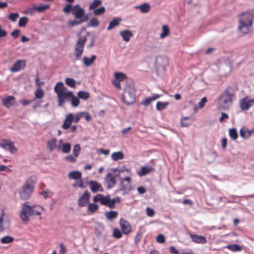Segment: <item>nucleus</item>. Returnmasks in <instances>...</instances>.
Returning a JSON list of instances; mask_svg holds the SVG:
<instances>
[{
	"mask_svg": "<svg viewBox=\"0 0 254 254\" xmlns=\"http://www.w3.org/2000/svg\"><path fill=\"white\" fill-rule=\"evenodd\" d=\"M236 99V95L234 89L230 86L228 87L218 98L220 108L224 110L229 109Z\"/></svg>",
	"mask_w": 254,
	"mask_h": 254,
	"instance_id": "f257e3e1",
	"label": "nucleus"
},
{
	"mask_svg": "<svg viewBox=\"0 0 254 254\" xmlns=\"http://www.w3.org/2000/svg\"><path fill=\"white\" fill-rule=\"evenodd\" d=\"M28 203V202H25L21 206L20 216L23 222L28 221V215H40L44 210V208L40 205L30 206Z\"/></svg>",
	"mask_w": 254,
	"mask_h": 254,
	"instance_id": "f03ea898",
	"label": "nucleus"
},
{
	"mask_svg": "<svg viewBox=\"0 0 254 254\" xmlns=\"http://www.w3.org/2000/svg\"><path fill=\"white\" fill-rule=\"evenodd\" d=\"M123 101L127 105L133 104L135 102V90L133 84H127L124 89Z\"/></svg>",
	"mask_w": 254,
	"mask_h": 254,
	"instance_id": "7ed1b4c3",
	"label": "nucleus"
},
{
	"mask_svg": "<svg viewBox=\"0 0 254 254\" xmlns=\"http://www.w3.org/2000/svg\"><path fill=\"white\" fill-rule=\"evenodd\" d=\"M54 91L57 94L58 106L59 107H61L64 104V99L65 97V95L69 91H68L67 88L64 86L63 82H59L55 86Z\"/></svg>",
	"mask_w": 254,
	"mask_h": 254,
	"instance_id": "20e7f679",
	"label": "nucleus"
},
{
	"mask_svg": "<svg viewBox=\"0 0 254 254\" xmlns=\"http://www.w3.org/2000/svg\"><path fill=\"white\" fill-rule=\"evenodd\" d=\"M34 186L30 179L28 180L23 185L19 192L20 198L27 199L30 197L33 192Z\"/></svg>",
	"mask_w": 254,
	"mask_h": 254,
	"instance_id": "39448f33",
	"label": "nucleus"
},
{
	"mask_svg": "<svg viewBox=\"0 0 254 254\" xmlns=\"http://www.w3.org/2000/svg\"><path fill=\"white\" fill-rule=\"evenodd\" d=\"M253 22V17H240L239 30L244 34L248 33L250 31Z\"/></svg>",
	"mask_w": 254,
	"mask_h": 254,
	"instance_id": "423d86ee",
	"label": "nucleus"
},
{
	"mask_svg": "<svg viewBox=\"0 0 254 254\" xmlns=\"http://www.w3.org/2000/svg\"><path fill=\"white\" fill-rule=\"evenodd\" d=\"M87 38L85 36H80L77 40L74 53L76 59L77 60L80 59L83 53L84 44Z\"/></svg>",
	"mask_w": 254,
	"mask_h": 254,
	"instance_id": "0eeeda50",
	"label": "nucleus"
},
{
	"mask_svg": "<svg viewBox=\"0 0 254 254\" xmlns=\"http://www.w3.org/2000/svg\"><path fill=\"white\" fill-rule=\"evenodd\" d=\"M50 7V6L49 4H42L38 6L33 5L27 9L23 10L22 13L24 14L32 15L34 14L36 11L43 12L49 9Z\"/></svg>",
	"mask_w": 254,
	"mask_h": 254,
	"instance_id": "6e6552de",
	"label": "nucleus"
},
{
	"mask_svg": "<svg viewBox=\"0 0 254 254\" xmlns=\"http://www.w3.org/2000/svg\"><path fill=\"white\" fill-rule=\"evenodd\" d=\"M10 222L5 215L4 211H0V233L6 231L10 228Z\"/></svg>",
	"mask_w": 254,
	"mask_h": 254,
	"instance_id": "1a4fd4ad",
	"label": "nucleus"
},
{
	"mask_svg": "<svg viewBox=\"0 0 254 254\" xmlns=\"http://www.w3.org/2000/svg\"><path fill=\"white\" fill-rule=\"evenodd\" d=\"M0 146L5 150H8L11 154L17 151V148L13 145V142L9 139L2 140L0 143Z\"/></svg>",
	"mask_w": 254,
	"mask_h": 254,
	"instance_id": "9d476101",
	"label": "nucleus"
},
{
	"mask_svg": "<svg viewBox=\"0 0 254 254\" xmlns=\"http://www.w3.org/2000/svg\"><path fill=\"white\" fill-rule=\"evenodd\" d=\"M132 190L131 179L129 177H126L124 179H121L120 190L123 191L124 193H127Z\"/></svg>",
	"mask_w": 254,
	"mask_h": 254,
	"instance_id": "9b49d317",
	"label": "nucleus"
},
{
	"mask_svg": "<svg viewBox=\"0 0 254 254\" xmlns=\"http://www.w3.org/2000/svg\"><path fill=\"white\" fill-rule=\"evenodd\" d=\"M240 107L242 110L247 111L254 105V99L246 96L240 101Z\"/></svg>",
	"mask_w": 254,
	"mask_h": 254,
	"instance_id": "f8f14e48",
	"label": "nucleus"
},
{
	"mask_svg": "<svg viewBox=\"0 0 254 254\" xmlns=\"http://www.w3.org/2000/svg\"><path fill=\"white\" fill-rule=\"evenodd\" d=\"M65 95V97L64 99V103L66 100H69L70 99L72 106L77 107L79 105L80 101L79 98L74 96L72 91L68 92Z\"/></svg>",
	"mask_w": 254,
	"mask_h": 254,
	"instance_id": "ddd939ff",
	"label": "nucleus"
},
{
	"mask_svg": "<svg viewBox=\"0 0 254 254\" xmlns=\"http://www.w3.org/2000/svg\"><path fill=\"white\" fill-rule=\"evenodd\" d=\"M86 183L89 186L91 191L94 193L98 191L103 192L104 191L102 185L96 181L89 180Z\"/></svg>",
	"mask_w": 254,
	"mask_h": 254,
	"instance_id": "4468645a",
	"label": "nucleus"
},
{
	"mask_svg": "<svg viewBox=\"0 0 254 254\" xmlns=\"http://www.w3.org/2000/svg\"><path fill=\"white\" fill-rule=\"evenodd\" d=\"M109 200V195L106 196L103 195L102 194H97L93 198V201L94 202H100L102 205H104L108 207V203Z\"/></svg>",
	"mask_w": 254,
	"mask_h": 254,
	"instance_id": "2eb2a0df",
	"label": "nucleus"
},
{
	"mask_svg": "<svg viewBox=\"0 0 254 254\" xmlns=\"http://www.w3.org/2000/svg\"><path fill=\"white\" fill-rule=\"evenodd\" d=\"M90 194L88 190L85 191L83 194L79 198L78 205L80 207H84L89 202Z\"/></svg>",
	"mask_w": 254,
	"mask_h": 254,
	"instance_id": "dca6fc26",
	"label": "nucleus"
},
{
	"mask_svg": "<svg viewBox=\"0 0 254 254\" xmlns=\"http://www.w3.org/2000/svg\"><path fill=\"white\" fill-rule=\"evenodd\" d=\"M25 65L26 63L24 60H18L14 63L12 67H10L9 70L12 72H18L24 68Z\"/></svg>",
	"mask_w": 254,
	"mask_h": 254,
	"instance_id": "f3484780",
	"label": "nucleus"
},
{
	"mask_svg": "<svg viewBox=\"0 0 254 254\" xmlns=\"http://www.w3.org/2000/svg\"><path fill=\"white\" fill-rule=\"evenodd\" d=\"M120 224L122 231L124 234L127 235L131 232L132 227L128 221L122 218L120 221Z\"/></svg>",
	"mask_w": 254,
	"mask_h": 254,
	"instance_id": "a211bd4d",
	"label": "nucleus"
},
{
	"mask_svg": "<svg viewBox=\"0 0 254 254\" xmlns=\"http://www.w3.org/2000/svg\"><path fill=\"white\" fill-rule=\"evenodd\" d=\"M190 236L192 241L196 243L204 244L207 242L206 238L202 235H195L190 233Z\"/></svg>",
	"mask_w": 254,
	"mask_h": 254,
	"instance_id": "6ab92c4d",
	"label": "nucleus"
},
{
	"mask_svg": "<svg viewBox=\"0 0 254 254\" xmlns=\"http://www.w3.org/2000/svg\"><path fill=\"white\" fill-rule=\"evenodd\" d=\"M154 171L155 169L153 167L150 166H144L141 168L140 170L137 172V174L139 176L141 177L146 175Z\"/></svg>",
	"mask_w": 254,
	"mask_h": 254,
	"instance_id": "aec40b11",
	"label": "nucleus"
},
{
	"mask_svg": "<svg viewBox=\"0 0 254 254\" xmlns=\"http://www.w3.org/2000/svg\"><path fill=\"white\" fill-rule=\"evenodd\" d=\"M73 122V114H68L65 118L64 123L62 126V127L64 129H67L70 127Z\"/></svg>",
	"mask_w": 254,
	"mask_h": 254,
	"instance_id": "412c9836",
	"label": "nucleus"
},
{
	"mask_svg": "<svg viewBox=\"0 0 254 254\" xmlns=\"http://www.w3.org/2000/svg\"><path fill=\"white\" fill-rule=\"evenodd\" d=\"M161 96L160 94H154L151 97H148L141 101V104L145 107L148 106L152 101L159 99Z\"/></svg>",
	"mask_w": 254,
	"mask_h": 254,
	"instance_id": "4be33fe9",
	"label": "nucleus"
},
{
	"mask_svg": "<svg viewBox=\"0 0 254 254\" xmlns=\"http://www.w3.org/2000/svg\"><path fill=\"white\" fill-rule=\"evenodd\" d=\"M72 14L73 16H85V11L79 4L73 7Z\"/></svg>",
	"mask_w": 254,
	"mask_h": 254,
	"instance_id": "5701e85b",
	"label": "nucleus"
},
{
	"mask_svg": "<svg viewBox=\"0 0 254 254\" xmlns=\"http://www.w3.org/2000/svg\"><path fill=\"white\" fill-rule=\"evenodd\" d=\"M120 34L122 36L123 40L126 42H128L133 35L132 32L128 30L121 31Z\"/></svg>",
	"mask_w": 254,
	"mask_h": 254,
	"instance_id": "b1692460",
	"label": "nucleus"
},
{
	"mask_svg": "<svg viewBox=\"0 0 254 254\" xmlns=\"http://www.w3.org/2000/svg\"><path fill=\"white\" fill-rule=\"evenodd\" d=\"M105 180L108 184L109 188H112L116 184L115 177L110 173H108L107 175Z\"/></svg>",
	"mask_w": 254,
	"mask_h": 254,
	"instance_id": "393cba45",
	"label": "nucleus"
},
{
	"mask_svg": "<svg viewBox=\"0 0 254 254\" xmlns=\"http://www.w3.org/2000/svg\"><path fill=\"white\" fill-rule=\"evenodd\" d=\"M3 104L7 108L11 107L15 103V97L8 96L2 100Z\"/></svg>",
	"mask_w": 254,
	"mask_h": 254,
	"instance_id": "a878e982",
	"label": "nucleus"
},
{
	"mask_svg": "<svg viewBox=\"0 0 254 254\" xmlns=\"http://www.w3.org/2000/svg\"><path fill=\"white\" fill-rule=\"evenodd\" d=\"M47 146L50 151H53L56 148L58 150L61 149L60 146H57V139L55 138H52L47 142Z\"/></svg>",
	"mask_w": 254,
	"mask_h": 254,
	"instance_id": "bb28decb",
	"label": "nucleus"
},
{
	"mask_svg": "<svg viewBox=\"0 0 254 254\" xmlns=\"http://www.w3.org/2000/svg\"><path fill=\"white\" fill-rule=\"evenodd\" d=\"M87 18L88 17H75L74 20L70 21L68 23L71 26H76L85 21Z\"/></svg>",
	"mask_w": 254,
	"mask_h": 254,
	"instance_id": "cd10ccee",
	"label": "nucleus"
},
{
	"mask_svg": "<svg viewBox=\"0 0 254 254\" xmlns=\"http://www.w3.org/2000/svg\"><path fill=\"white\" fill-rule=\"evenodd\" d=\"M125 155L122 151H118L113 153L111 155V158L114 161H117L123 159Z\"/></svg>",
	"mask_w": 254,
	"mask_h": 254,
	"instance_id": "c85d7f7f",
	"label": "nucleus"
},
{
	"mask_svg": "<svg viewBox=\"0 0 254 254\" xmlns=\"http://www.w3.org/2000/svg\"><path fill=\"white\" fill-rule=\"evenodd\" d=\"M121 201V197L119 196H116L112 199L110 198L109 196V200L108 203V207L110 208H114L115 207V204L116 203H119Z\"/></svg>",
	"mask_w": 254,
	"mask_h": 254,
	"instance_id": "c756f323",
	"label": "nucleus"
},
{
	"mask_svg": "<svg viewBox=\"0 0 254 254\" xmlns=\"http://www.w3.org/2000/svg\"><path fill=\"white\" fill-rule=\"evenodd\" d=\"M68 177L71 179L80 180L81 178V173L78 171H74L68 174Z\"/></svg>",
	"mask_w": 254,
	"mask_h": 254,
	"instance_id": "7c9ffc66",
	"label": "nucleus"
},
{
	"mask_svg": "<svg viewBox=\"0 0 254 254\" xmlns=\"http://www.w3.org/2000/svg\"><path fill=\"white\" fill-rule=\"evenodd\" d=\"M121 21V18H114L110 22L109 25L107 28V30H110L114 27L117 26Z\"/></svg>",
	"mask_w": 254,
	"mask_h": 254,
	"instance_id": "2f4dec72",
	"label": "nucleus"
},
{
	"mask_svg": "<svg viewBox=\"0 0 254 254\" xmlns=\"http://www.w3.org/2000/svg\"><path fill=\"white\" fill-rule=\"evenodd\" d=\"M96 57L95 55H93L91 58H88L86 57H84L83 59V62L84 64L86 66H89L95 60Z\"/></svg>",
	"mask_w": 254,
	"mask_h": 254,
	"instance_id": "473e14b6",
	"label": "nucleus"
},
{
	"mask_svg": "<svg viewBox=\"0 0 254 254\" xmlns=\"http://www.w3.org/2000/svg\"><path fill=\"white\" fill-rule=\"evenodd\" d=\"M106 217L110 220H112L118 216V212L116 211H110L105 214Z\"/></svg>",
	"mask_w": 254,
	"mask_h": 254,
	"instance_id": "72a5a7b5",
	"label": "nucleus"
},
{
	"mask_svg": "<svg viewBox=\"0 0 254 254\" xmlns=\"http://www.w3.org/2000/svg\"><path fill=\"white\" fill-rule=\"evenodd\" d=\"M14 239L10 236H6L1 238L0 242L2 244H8L13 242Z\"/></svg>",
	"mask_w": 254,
	"mask_h": 254,
	"instance_id": "f704fd0d",
	"label": "nucleus"
},
{
	"mask_svg": "<svg viewBox=\"0 0 254 254\" xmlns=\"http://www.w3.org/2000/svg\"><path fill=\"white\" fill-rule=\"evenodd\" d=\"M137 8L139 9L143 13H147L150 9V6L148 3H144L140 5L137 6Z\"/></svg>",
	"mask_w": 254,
	"mask_h": 254,
	"instance_id": "c9c22d12",
	"label": "nucleus"
},
{
	"mask_svg": "<svg viewBox=\"0 0 254 254\" xmlns=\"http://www.w3.org/2000/svg\"><path fill=\"white\" fill-rule=\"evenodd\" d=\"M240 136L243 138H248L251 136V132L249 129H247L246 128L242 127L240 129Z\"/></svg>",
	"mask_w": 254,
	"mask_h": 254,
	"instance_id": "e433bc0d",
	"label": "nucleus"
},
{
	"mask_svg": "<svg viewBox=\"0 0 254 254\" xmlns=\"http://www.w3.org/2000/svg\"><path fill=\"white\" fill-rule=\"evenodd\" d=\"M169 105L168 102H158L156 104V109L158 111H161L165 109Z\"/></svg>",
	"mask_w": 254,
	"mask_h": 254,
	"instance_id": "4c0bfd02",
	"label": "nucleus"
},
{
	"mask_svg": "<svg viewBox=\"0 0 254 254\" xmlns=\"http://www.w3.org/2000/svg\"><path fill=\"white\" fill-rule=\"evenodd\" d=\"M226 248L232 252H239L242 250V248L238 244L229 245Z\"/></svg>",
	"mask_w": 254,
	"mask_h": 254,
	"instance_id": "58836bf2",
	"label": "nucleus"
},
{
	"mask_svg": "<svg viewBox=\"0 0 254 254\" xmlns=\"http://www.w3.org/2000/svg\"><path fill=\"white\" fill-rule=\"evenodd\" d=\"M170 33L169 27L166 25H164L162 26V32L160 34V38H164L167 36Z\"/></svg>",
	"mask_w": 254,
	"mask_h": 254,
	"instance_id": "ea45409f",
	"label": "nucleus"
},
{
	"mask_svg": "<svg viewBox=\"0 0 254 254\" xmlns=\"http://www.w3.org/2000/svg\"><path fill=\"white\" fill-rule=\"evenodd\" d=\"M78 97L79 98L86 100L88 99L89 97V93L87 91H80L77 93Z\"/></svg>",
	"mask_w": 254,
	"mask_h": 254,
	"instance_id": "a19ab883",
	"label": "nucleus"
},
{
	"mask_svg": "<svg viewBox=\"0 0 254 254\" xmlns=\"http://www.w3.org/2000/svg\"><path fill=\"white\" fill-rule=\"evenodd\" d=\"M62 151L64 153H68L71 150V145L69 143H64L62 145Z\"/></svg>",
	"mask_w": 254,
	"mask_h": 254,
	"instance_id": "79ce46f5",
	"label": "nucleus"
},
{
	"mask_svg": "<svg viewBox=\"0 0 254 254\" xmlns=\"http://www.w3.org/2000/svg\"><path fill=\"white\" fill-rule=\"evenodd\" d=\"M44 95V92L41 87H38L36 89L35 92V99H41Z\"/></svg>",
	"mask_w": 254,
	"mask_h": 254,
	"instance_id": "37998d69",
	"label": "nucleus"
},
{
	"mask_svg": "<svg viewBox=\"0 0 254 254\" xmlns=\"http://www.w3.org/2000/svg\"><path fill=\"white\" fill-rule=\"evenodd\" d=\"M65 84L70 87L74 88L75 86L76 81L71 78H66L65 79Z\"/></svg>",
	"mask_w": 254,
	"mask_h": 254,
	"instance_id": "c03bdc74",
	"label": "nucleus"
},
{
	"mask_svg": "<svg viewBox=\"0 0 254 254\" xmlns=\"http://www.w3.org/2000/svg\"><path fill=\"white\" fill-rule=\"evenodd\" d=\"M229 134L231 139L233 140H236L238 138V132L235 128L230 129Z\"/></svg>",
	"mask_w": 254,
	"mask_h": 254,
	"instance_id": "a18cd8bd",
	"label": "nucleus"
},
{
	"mask_svg": "<svg viewBox=\"0 0 254 254\" xmlns=\"http://www.w3.org/2000/svg\"><path fill=\"white\" fill-rule=\"evenodd\" d=\"M102 4L101 0H95L89 5V9L92 10L99 6Z\"/></svg>",
	"mask_w": 254,
	"mask_h": 254,
	"instance_id": "49530a36",
	"label": "nucleus"
},
{
	"mask_svg": "<svg viewBox=\"0 0 254 254\" xmlns=\"http://www.w3.org/2000/svg\"><path fill=\"white\" fill-rule=\"evenodd\" d=\"M115 77L119 81H123L127 78L126 75L122 72H116L115 73Z\"/></svg>",
	"mask_w": 254,
	"mask_h": 254,
	"instance_id": "de8ad7c7",
	"label": "nucleus"
},
{
	"mask_svg": "<svg viewBox=\"0 0 254 254\" xmlns=\"http://www.w3.org/2000/svg\"><path fill=\"white\" fill-rule=\"evenodd\" d=\"M191 123L190 119L189 117H185L182 119L181 124L182 127H188Z\"/></svg>",
	"mask_w": 254,
	"mask_h": 254,
	"instance_id": "09e8293b",
	"label": "nucleus"
},
{
	"mask_svg": "<svg viewBox=\"0 0 254 254\" xmlns=\"http://www.w3.org/2000/svg\"><path fill=\"white\" fill-rule=\"evenodd\" d=\"M28 21V18L27 17H21L19 20L18 26L20 27H25Z\"/></svg>",
	"mask_w": 254,
	"mask_h": 254,
	"instance_id": "8fccbe9b",
	"label": "nucleus"
},
{
	"mask_svg": "<svg viewBox=\"0 0 254 254\" xmlns=\"http://www.w3.org/2000/svg\"><path fill=\"white\" fill-rule=\"evenodd\" d=\"M98 209V205L95 203H90L88 206V211L94 213Z\"/></svg>",
	"mask_w": 254,
	"mask_h": 254,
	"instance_id": "3c124183",
	"label": "nucleus"
},
{
	"mask_svg": "<svg viewBox=\"0 0 254 254\" xmlns=\"http://www.w3.org/2000/svg\"><path fill=\"white\" fill-rule=\"evenodd\" d=\"M113 236L117 239H120L122 237V233L121 231L117 228H115L113 230Z\"/></svg>",
	"mask_w": 254,
	"mask_h": 254,
	"instance_id": "603ef678",
	"label": "nucleus"
},
{
	"mask_svg": "<svg viewBox=\"0 0 254 254\" xmlns=\"http://www.w3.org/2000/svg\"><path fill=\"white\" fill-rule=\"evenodd\" d=\"M105 11V8L104 6H101L98 8L94 9V14L96 15L103 14Z\"/></svg>",
	"mask_w": 254,
	"mask_h": 254,
	"instance_id": "864d4df0",
	"label": "nucleus"
},
{
	"mask_svg": "<svg viewBox=\"0 0 254 254\" xmlns=\"http://www.w3.org/2000/svg\"><path fill=\"white\" fill-rule=\"evenodd\" d=\"M80 150H81V148H80V146L79 145V144H75L74 146L73 149V153L74 156H75V157H77L79 154Z\"/></svg>",
	"mask_w": 254,
	"mask_h": 254,
	"instance_id": "5fc2aeb1",
	"label": "nucleus"
},
{
	"mask_svg": "<svg viewBox=\"0 0 254 254\" xmlns=\"http://www.w3.org/2000/svg\"><path fill=\"white\" fill-rule=\"evenodd\" d=\"M73 7L71 4H68L66 5L63 8V11L66 14L69 13L70 12H72Z\"/></svg>",
	"mask_w": 254,
	"mask_h": 254,
	"instance_id": "6e6d98bb",
	"label": "nucleus"
},
{
	"mask_svg": "<svg viewBox=\"0 0 254 254\" xmlns=\"http://www.w3.org/2000/svg\"><path fill=\"white\" fill-rule=\"evenodd\" d=\"M72 186L74 187V188H76L77 187H78L80 188H82V189H83L85 188V186L82 182V181L81 180V179H80L79 180H77L76 181H75L73 184H72Z\"/></svg>",
	"mask_w": 254,
	"mask_h": 254,
	"instance_id": "4d7b16f0",
	"label": "nucleus"
},
{
	"mask_svg": "<svg viewBox=\"0 0 254 254\" xmlns=\"http://www.w3.org/2000/svg\"><path fill=\"white\" fill-rule=\"evenodd\" d=\"M82 112L77 113L74 116L73 115V122L75 123H77L80 119L82 118Z\"/></svg>",
	"mask_w": 254,
	"mask_h": 254,
	"instance_id": "13d9d810",
	"label": "nucleus"
},
{
	"mask_svg": "<svg viewBox=\"0 0 254 254\" xmlns=\"http://www.w3.org/2000/svg\"><path fill=\"white\" fill-rule=\"evenodd\" d=\"M76 157L75 156L69 155L65 157V159L70 163H74L76 161Z\"/></svg>",
	"mask_w": 254,
	"mask_h": 254,
	"instance_id": "bf43d9fd",
	"label": "nucleus"
},
{
	"mask_svg": "<svg viewBox=\"0 0 254 254\" xmlns=\"http://www.w3.org/2000/svg\"><path fill=\"white\" fill-rule=\"evenodd\" d=\"M229 118V116L227 114L225 113H222L221 117L219 119V122L220 123H223V122H226Z\"/></svg>",
	"mask_w": 254,
	"mask_h": 254,
	"instance_id": "052dcab7",
	"label": "nucleus"
},
{
	"mask_svg": "<svg viewBox=\"0 0 254 254\" xmlns=\"http://www.w3.org/2000/svg\"><path fill=\"white\" fill-rule=\"evenodd\" d=\"M142 238V234L140 231L138 232L134 238V243L135 244H138Z\"/></svg>",
	"mask_w": 254,
	"mask_h": 254,
	"instance_id": "680f3d73",
	"label": "nucleus"
},
{
	"mask_svg": "<svg viewBox=\"0 0 254 254\" xmlns=\"http://www.w3.org/2000/svg\"><path fill=\"white\" fill-rule=\"evenodd\" d=\"M41 194L43 196V197L46 199L48 197L50 196H52V194H53V193L50 191L49 190H44V191H42V192H41Z\"/></svg>",
	"mask_w": 254,
	"mask_h": 254,
	"instance_id": "e2e57ef3",
	"label": "nucleus"
},
{
	"mask_svg": "<svg viewBox=\"0 0 254 254\" xmlns=\"http://www.w3.org/2000/svg\"><path fill=\"white\" fill-rule=\"evenodd\" d=\"M99 23L98 20L97 19L93 18L90 20L89 25L92 27H96L99 25Z\"/></svg>",
	"mask_w": 254,
	"mask_h": 254,
	"instance_id": "0e129e2a",
	"label": "nucleus"
},
{
	"mask_svg": "<svg viewBox=\"0 0 254 254\" xmlns=\"http://www.w3.org/2000/svg\"><path fill=\"white\" fill-rule=\"evenodd\" d=\"M156 241L158 243H163L165 242V237L163 234H159L157 236Z\"/></svg>",
	"mask_w": 254,
	"mask_h": 254,
	"instance_id": "69168bd1",
	"label": "nucleus"
},
{
	"mask_svg": "<svg viewBox=\"0 0 254 254\" xmlns=\"http://www.w3.org/2000/svg\"><path fill=\"white\" fill-rule=\"evenodd\" d=\"M147 215L149 217H152L154 216L155 212L153 209L150 207H147L146 209Z\"/></svg>",
	"mask_w": 254,
	"mask_h": 254,
	"instance_id": "338daca9",
	"label": "nucleus"
},
{
	"mask_svg": "<svg viewBox=\"0 0 254 254\" xmlns=\"http://www.w3.org/2000/svg\"><path fill=\"white\" fill-rule=\"evenodd\" d=\"M60 250L59 254H65L66 251V248L63 243H60Z\"/></svg>",
	"mask_w": 254,
	"mask_h": 254,
	"instance_id": "774afa93",
	"label": "nucleus"
}]
</instances>
